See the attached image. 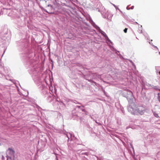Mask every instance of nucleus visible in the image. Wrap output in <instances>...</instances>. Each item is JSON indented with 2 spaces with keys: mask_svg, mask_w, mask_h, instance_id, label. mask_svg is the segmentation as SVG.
I'll return each instance as SVG.
<instances>
[{
  "mask_svg": "<svg viewBox=\"0 0 160 160\" xmlns=\"http://www.w3.org/2000/svg\"><path fill=\"white\" fill-rule=\"evenodd\" d=\"M126 98L130 104L128 106V111L134 115H142L144 112V108L141 106H137L134 103V98L132 93L130 91H127Z\"/></svg>",
  "mask_w": 160,
  "mask_h": 160,
  "instance_id": "obj_1",
  "label": "nucleus"
},
{
  "mask_svg": "<svg viewBox=\"0 0 160 160\" xmlns=\"http://www.w3.org/2000/svg\"><path fill=\"white\" fill-rule=\"evenodd\" d=\"M87 19L88 21H89V22L92 24V25L97 30H98V31L102 34V35L105 38L107 43L109 45L110 47H111V49H112V50H113L112 49H114L111 46V45L112 44V42L108 38L106 33L100 29V28L93 21L90 17H89L88 19V18H87Z\"/></svg>",
  "mask_w": 160,
  "mask_h": 160,
  "instance_id": "obj_2",
  "label": "nucleus"
},
{
  "mask_svg": "<svg viewBox=\"0 0 160 160\" xmlns=\"http://www.w3.org/2000/svg\"><path fill=\"white\" fill-rule=\"evenodd\" d=\"M6 153L8 157L13 159L14 158L15 151L13 149L9 148L7 151Z\"/></svg>",
  "mask_w": 160,
  "mask_h": 160,
  "instance_id": "obj_3",
  "label": "nucleus"
},
{
  "mask_svg": "<svg viewBox=\"0 0 160 160\" xmlns=\"http://www.w3.org/2000/svg\"><path fill=\"white\" fill-rule=\"evenodd\" d=\"M47 9L49 11H52L53 10V8L51 4H48L47 7Z\"/></svg>",
  "mask_w": 160,
  "mask_h": 160,
  "instance_id": "obj_4",
  "label": "nucleus"
},
{
  "mask_svg": "<svg viewBox=\"0 0 160 160\" xmlns=\"http://www.w3.org/2000/svg\"><path fill=\"white\" fill-rule=\"evenodd\" d=\"M138 32L139 33H143V32L142 31V26L141 25L140 26V27H139V28L138 31Z\"/></svg>",
  "mask_w": 160,
  "mask_h": 160,
  "instance_id": "obj_5",
  "label": "nucleus"
},
{
  "mask_svg": "<svg viewBox=\"0 0 160 160\" xmlns=\"http://www.w3.org/2000/svg\"><path fill=\"white\" fill-rule=\"evenodd\" d=\"M0 160H5V157L1 154H0Z\"/></svg>",
  "mask_w": 160,
  "mask_h": 160,
  "instance_id": "obj_6",
  "label": "nucleus"
},
{
  "mask_svg": "<svg viewBox=\"0 0 160 160\" xmlns=\"http://www.w3.org/2000/svg\"><path fill=\"white\" fill-rule=\"evenodd\" d=\"M142 33H143V35L145 37V38H147L148 39V36L147 34L145 32H143Z\"/></svg>",
  "mask_w": 160,
  "mask_h": 160,
  "instance_id": "obj_7",
  "label": "nucleus"
},
{
  "mask_svg": "<svg viewBox=\"0 0 160 160\" xmlns=\"http://www.w3.org/2000/svg\"><path fill=\"white\" fill-rule=\"evenodd\" d=\"M66 136L68 138V139H69V137H71V134L70 133H68L67 134H66Z\"/></svg>",
  "mask_w": 160,
  "mask_h": 160,
  "instance_id": "obj_8",
  "label": "nucleus"
},
{
  "mask_svg": "<svg viewBox=\"0 0 160 160\" xmlns=\"http://www.w3.org/2000/svg\"><path fill=\"white\" fill-rule=\"evenodd\" d=\"M146 85L148 86L149 88H150V87H152V86H151V85L148 83H146Z\"/></svg>",
  "mask_w": 160,
  "mask_h": 160,
  "instance_id": "obj_9",
  "label": "nucleus"
},
{
  "mask_svg": "<svg viewBox=\"0 0 160 160\" xmlns=\"http://www.w3.org/2000/svg\"><path fill=\"white\" fill-rule=\"evenodd\" d=\"M127 28H125L123 30L124 32L125 33H126L127 32Z\"/></svg>",
  "mask_w": 160,
  "mask_h": 160,
  "instance_id": "obj_10",
  "label": "nucleus"
},
{
  "mask_svg": "<svg viewBox=\"0 0 160 160\" xmlns=\"http://www.w3.org/2000/svg\"><path fill=\"white\" fill-rule=\"evenodd\" d=\"M154 116L156 117L157 118L158 117H159L158 114L156 113L154 114Z\"/></svg>",
  "mask_w": 160,
  "mask_h": 160,
  "instance_id": "obj_11",
  "label": "nucleus"
},
{
  "mask_svg": "<svg viewBox=\"0 0 160 160\" xmlns=\"http://www.w3.org/2000/svg\"><path fill=\"white\" fill-rule=\"evenodd\" d=\"M46 12H47L49 13H50V14H51V13H52V12H48V11H47V10H44Z\"/></svg>",
  "mask_w": 160,
  "mask_h": 160,
  "instance_id": "obj_12",
  "label": "nucleus"
},
{
  "mask_svg": "<svg viewBox=\"0 0 160 160\" xmlns=\"http://www.w3.org/2000/svg\"><path fill=\"white\" fill-rule=\"evenodd\" d=\"M117 9V7L114 4H112Z\"/></svg>",
  "mask_w": 160,
  "mask_h": 160,
  "instance_id": "obj_13",
  "label": "nucleus"
},
{
  "mask_svg": "<svg viewBox=\"0 0 160 160\" xmlns=\"http://www.w3.org/2000/svg\"><path fill=\"white\" fill-rule=\"evenodd\" d=\"M134 8V6H132L131 7V9H133Z\"/></svg>",
  "mask_w": 160,
  "mask_h": 160,
  "instance_id": "obj_14",
  "label": "nucleus"
},
{
  "mask_svg": "<svg viewBox=\"0 0 160 160\" xmlns=\"http://www.w3.org/2000/svg\"><path fill=\"white\" fill-rule=\"evenodd\" d=\"M158 73H159V74L160 75V71L158 72Z\"/></svg>",
  "mask_w": 160,
  "mask_h": 160,
  "instance_id": "obj_15",
  "label": "nucleus"
},
{
  "mask_svg": "<svg viewBox=\"0 0 160 160\" xmlns=\"http://www.w3.org/2000/svg\"><path fill=\"white\" fill-rule=\"evenodd\" d=\"M36 1L38 2L39 0H35Z\"/></svg>",
  "mask_w": 160,
  "mask_h": 160,
  "instance_id": "obj_16",
  "label": "nucleus"
},
{
  "mask_svg": "<svg viewBox=\"0 0 160 160\" xmlns=\"http://www.w3.org/2000/svg\"><path fill=\"white\" fill-rule=\"evenodd\" d=\"M127 9H128V7H127Z\"/></svg>",
  "mask_w": 160,
  "mask_h": 160,
  "instance_id": "obj_17",
  "label": "nucleus"
},
{
  "mask_svg": "<svg viewBox=\"0 0 160 160\" xmlns=\"http://www.w3.org/2000/svg\"><path fill=\"white\" fill-rule=\"evenodd\" d=\"M8 158H7V159H6V160H8Z\"/></svg>",
  "mask_w": 160,
  "mask_h": 160,
  "instance_id": "obj_18",
  "label": "nucleus"
},
{
  "mask_svg": "<svg viewBox=\"0 0 160 160\" xmlns=\"http://www.w3.org/2000/svg\"><path fill=\"white\" fill-rule=\"evenodd\" d=\"M159 53L160 55V52H159Z\"/></svg>",
  "mask_w": 160,
  "mask_h": 160,
  "instance_id": "obj_19",
  "label": "nucleus"
},
{
  "mask_svg": "<svg viewBox=\"0 0 160 160\" xmlns=\"http://www.w3.org/2000/svg\"><path fill=\"white\" fill-rule=\"evenodd\" d=\"M0 145H1V143H0Z\"/></svg>",
  "mask_w": 160,
  "mask_h": 160,
  "instance_id": "obj_20",
  "label": "nucleus"
}]
</instances>
